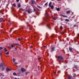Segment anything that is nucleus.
Instances as JSON below:
<instances>
[{"label": "nucleus", "mask_w": 79, "mask_h": 79, "mask_svg": "<svg viewBox=\"0 0 79 79\" xmlns=\"http://www.w3.org/2000/svg\"><path fill=\"white\" fill-rule=\"evenodd\" d=\"M46 21H47V20H46Z\"/></svg>", "instance_id": "nucleus-59"}, {"label": "nucleus", "mask_w": 79, "mask_h": 79, "mask_svg": "<svg viewBox=\"0 0 79 79\" xmlns=\"http://www.w3.org/2000/svg\"><path fill=\"white\" fill-rule=\"evenodd\" d=\"M2 49H3V48H2V47H0V50H2Z\"/></svg>", "instance_id": "nucleus-34"}, {"label": "nucleus", "mask_w": 79, "mask_h": 79, "mask_svg": "<svg viewBox=\"0 0 79 79\" xmlns=\"http://www.w3.org/2000/svg\"><path fill=\"white\" fill-rule=\"evenodd\" d=\"M65 21H66L67 22H68V21H69V19H65Z\"/></svg>", "instance_id": "nucleus-21"}, {"label": "nucleus", "mask_w": 79, "mask_h": 79, "mask_svg": "<svg viewBox=\"0 0 79 79\" xmlns=\"http://www.w3.org/2000/svg\"><path fill=\"white\" fill-rule=\"evenodd\" d=\"M30 47H31V48H32V46H31Z\"/></svg>", "instance_id": "nucleus-53"}, {"label": "nucleus", "mask_w": 79, "mask_h": 79, "mask_svg": "<svg viewBox=\"0 0 79 79\" xmlns=\"http://www.w3.org/2000/svg\"><path fill=\"white\" fill-rule=\"evenodd\" d=\"M13 76H17L16 73L15 72L13 73Z\"/></svg>", "instance_id": "nucleus-17"}, {"label": "nucleus", "mask_w": 79, "mask_h": 79, "mask_svg": "<svg viewBox=\"0 0 79 79\" xmlns=\"http://www.w3.org/2000/svg\"><path fill=\"white\" fill-rule=\"evenodd\" d=\"M54 19H56V17H54Z\"/></svg>", "instance_id": "nucleus-45"}, {"label": "nucleus", "mask_w": 79, "mask_h": 79, "mask_svg": "<svg viewBox=\"0 0 79 79\" xmlns=\"http://www.w3.org/2000/svg\"><path fill=\"white\" fill-rule=\"evenodd\" d=\"M13 5L14 6H15V7H16V4H15V3H14L13 4Z\"/></svg>", "instance_id": "nucleus-26"}, {"label": "nucleus", "mask_w": 79, "mask_h": 79, "mask_svg": "<svg viewBox=\"0 0 79 79\" xmlns=\"http://www.w3.org/2000/svg\"><path fill=\"white\" fill-rule=\"evenodd\" d=\"M60 16H63V17H68V16H66V15H60Z\"/></svg>", "instance_id": "nucleus-13"}, {"label": "nucleus", "mask_w": 79, "mask_h": 79, "mask_svg": "<svg viewBox=\"0 0 79 79\" xmlns=\"http://www.w3.org/2000/svg\"><path fill=\"white\" fill-rule=\"evenodd\" d=\"M19 1V0H16V2H18Z\"/></svg>", "instance_id": "nucleus-43"}, {"label": "nucleus", "mask_w": 79, "mask_h": 79, "mask_svg": "<svg viewBox=\"0 0 79 79\" xmlns=\"http://www.w3.org/2000/svg\"><path fill=\"white\" fill-rule=\"evenodd\" d=\"M15 50H16V51H17V48H15Z\"/></svg>", "instance_id": "nucleus-40"}, {"label": "nucleus", "mask_w": 79, "mask_h": 79, "mask_svg": "<svg viewBox=\"0 0 79 79\" xmlns=\"http://www.w3.org/2000/svg\"><path fill=\"white\" fill-rule=\"evenodd\" d=\"M9 48H10V49H11V47H9Z\"/></svg>", "instance_id": "nucleus-44"}, {"label": "nucleus", "mask_w": 79, "mask_h": 79, "mask_svg": "<svg viewBox=\"0 0 79 79\" xmlns=\"http://www.w3.org/2000/svg\"><path fill=\"white\" fill-rule=\"evenodd\" d=\"M15 64H18V63H16V62H15Z\"/></svg>", "instance_id": "nucleus-46"}, {"label": "nucleus", "mask_w": 79, "mask_h": 79, "mask_svg": "<svg viewBox=\"0 0 79 79\" xmlns=\"http://www.w3.org/2000/svg\"><path fill=\"white\" fill-rule=\"evenodd\" d=\"M55 74H56V72H54Z\"/></svg>", "instance_id": "nucleus-54"}, {"label": "nucleus", "mask_w": 79, "mask_h": 79, "mask_svg": "<svg viewBox=\"0 0 79 79\" xmlns=\"http://www.w3.org/2000/svg\"><path fill=\"white\" fill-rule=\"evenodd\" d=\"M60 29H63V27H60Z\"/></svg>", "instance_id": "nucleus-38"}, {"label": "nucleus", "mask_w": 79, "mask_h": 79, "mask_svg": "<svg viewBox=\"0 0 79 79\" xmlns=\"http://www.w3.org/2000/svg\"><path fill=\"white\" fill-rule=\"evenodd\" d=\"M51 5H52V2H50L49 4V6L50 7L51 6Z\"/></svg>", "instance_id": "nucleus-14"}, {"label": "nucleus", "mask_w": 79, "mask_h": 79, "mask_svg": "<svg viewBox=\"0 0 79 79\" xmlns=\"http://www.w3.org/2000/svg\"><path fill=\"white\" fill-rule=\"evenodd\" d=\"M76 26H77V25H74L73 26L74 27H76Z\"/></svg>", "instance_id": "nucleus-41"}, {"label": "nucleus", "mask_w": 79, "mask_h": 79, "mask_svg": "<svg viewBox=\"0 0 79 79\" xmlns=\"http://www.w3.org/2000/svg\"><path fill=\"white\" fill-rule=\"evenodd\" d=\"M50 7H51V9H53V8H54V7H53V5L52 6H51Z\"/></svg>", "instance_id": "nucleus-20"}, {"label": "nucleus", "mask_w": 79, "mask_h": 79, "mask_svg": "<svg viewBox=\"0 0 79 79\" xmlns=\"http://www.w3.org/2000/svg\"><path fill=\"white\" fill-rule=\"evenodd\" d=\"M10 53V52H7L6 53V55H8Z\"/></svg>", "instance_id": "nucleus-31"}, {"label": "nucleus", "mask_w": 79, "mask_h": 79, "mask_svg": "<svg viewBox=\"0 0 79 79\" xmlns=\"http://www.w3.org/2000/svg\"><path fill=\"white\" fill-rule=\"evenodd\" d=\"M73 77H75L76 76V74L75 73H73Z\"/></svg>", "instance_id": "nucleus-16"}, {"label": "nucleus", "mask_w": 79, "mask_h": 79, "mask_svg": "<svg viewBox=\"0 0 79 79\" xmlns=\"http://www.w3.org/2000/svg\"><path fill=\"white\" fill-rule=\"evenodd\" d=\"M48 16H49V15L48 14H47V16H48Z\"/></svg>", "instance_id": "nucleus-48"}, {"label": "nucleus", "mask_w": 79, "mask_h": 79, "mask_svg": "<svg viewBox=\"0 0 79 79\" xmlns=\"http://www.w3.org/2000/svg\"><path fill=\"white\" fill-rule=\"evenodd\" d=\"M58 59H59L60 60H63V57L61 56H59L58 57Z\"/></svg>", "instance_id": "nucleus-2"}, {"label": "nucleus", "mask_w": 79, "mask_h": 79, "mask_svg": "<svg viewBox=\"0 0 79 79\" xmlns=\"http://www.w3.org/2000/svg\"><path fill=\"white\" fill-rule=\"evenodd\" d=\"M66 13H67V14H69V13H70V11L69 10L67 11L66 12Z\"/></svg>", "instance_id": "nucleus-11"}, {"label": "nucleus", "mask_w": 79, "mask_h": 79, "mask_svg": "<svg viewBox=\"0 0 79 79\" xmlns=\"http://www.w3.org/2000/svg\"><path fill=\"white\" fill-rule=\"evenodd\" d=\"M9 71H11V69L8 68H6V72H8Z\"/></svg>", "instance_id": "nucleus-3"}, {"label": "nucleus", "mask_w": 79, "mask_h": 79, "mask_svg": "<svg viewBox=\"0 0 79 79\" xmlns=\"http://www.w3.org/2000/svg\"><path fill=\"white\" fill-rule=\"evenodd\" d=\"M33 10L34 11H36V10L35 8H34Z\"/></svg>", "instance_id": "nucleus-37"}, {"label": "nucleus", "mask_w": 79, "mask_h": 79, "mask_svg": "<svg viewBox=\"0 0 79 79\" xmlns=\"http://www.w3.org/2000/svg\"><path fill=\"white\" fill-rule=\"evenodd\" d=\"M15 45H19V46H20V45H19V44H15Z\"/></svg>", "instance_id": "nucleus-33"}, {"label": "nucleus", "mask_w": 79, "mask_h": 79, "mask_svg": "<svg viewBox=\"0 0 79 79\" xmlns=\"http://www.w3.org/2000/svg\"><path fill=\"white\" fill-rule=\"evenodd\" d=\"M75 68L76 69H77V66H75Z\"/></svg>", "instance_id": "nucleus-36"}, {"label": "nucleus", "mask_w": 79, "mask_h": 79, "mask_svg": "<svg viewBox=\"0 0 79 79\" xmlns=\"http://www.w3.org/2000/svg\"><path fill=\"white\" fill-rule=\"evenodd\" d=\"M4 50L5 51V52H7V51H8V50L6 49V48H5Z\"/></svg>", "instance_id": "nucleus-19"}, {"label": "nucleus", "mask_w": 79, "mask_h": 79, "mask_svg": "<svg viewBox=\"0 0 79 79\" xmlns=\"http://www.w3.org/2000/svg\"><path fill=\"white\" fill-rule=\"evenodd\" d=\"M28 73H29V72H26L25 73V74L26 76H27V74H28Z\"/></svg>", "instance_id": "nucleus-29"}, {"label": "nucleus", "mask_w": 79, "mask_h": 79, "mask_svg": "<svg viewBox=\"0 0 79 79\" xmlns=\"http://www.w3.org/2000/svg\"><path fill=\"white\" fill-rule=\"evenodd\" d=\"M15 79H17V78H16V77H15Z\"/></svg>", "instance_id": "nucleus-52"}, {"label": "nucleus", "mask_w": 79, "mask_h": 79, "mask_svg": "<svg viewBox=\"0 0 79 79\" xmlns=\"http://www.w3.org/2000/svg\"><path fill=\"white\" fill-rule=\"evenodd\" d=\"M46 34H47V33H46Z\"/></svg>", "instance_id": "nucleus-57"}, {"label": "nucleus", "mask_w": 79, "mask_h": 79, "mask_svg": "<svg viewBox=\"0 0 79 79\" xmlns=\"http://www.w3.org/2000/svg\"><path fill=\"white\" fill-rule=\"evenodd\" d=\"M3 64L2 63H1L0 64V68H1V67H3Z\"/></svg>", "instance_id": "nucleus-9"}, {"label": "nucleus", "mask_w": 79, "mask_h": 79, "mask_svg": "<svg viewBox=\"0 0 79 79\" xmlns=\"http://www.w3.org/2000/svg\"><path fill=\"white\" fill-rule=\"evenodd\" d=\"M0 76H2V77L4 76V75L2 74H0Z\"/></svg>", "instance_id": "nucleus-27"}, {"label": "nucleus", "mask_w": 79, "mask_h": 79, "mask_svg": "<svg viewBox=\"0 0 79 79\" xmlns=\"http://www.w3.org/2000/svg\"><path fill=\"white\" fill-rule=\"evenodd\" d=\"M48 5V2H47L44 5H45V6H46V5Z\"/></svg>", "instance_id": "nucleus-30"}, {"label": "nucleus", "mask_w": 79, "mask_h": 79, "mask_svg": "<svg viewBox=\"0 0 79 79\" xmlns=\"http://www.w3.org/2000/svg\"><path fill=\"white\" fill-rule=\"evenodd\" d=\"M25 11L27 12V13H28V14H31V13H32V10H25Z\"/></svg>", "instance_id": "nucleus-1"}, {"label": "nucleus", "mask_w": 79, "mask_h": 79, "mask_svg": "<svg viewBox=\"0 0 79 79\" xmlns=\"http://www.w3.org/2000/svg\"><path fill=\"white\" fill-rule=\"evenodd\" d=\"M55 47H53L52 48V49H51V50L52 51H54V49H55Z\"/></svg>", "instance_id": "nucleus-12"}, {"label": "nucleus", "mask_w": 79, "mask_h": 79, "mask_svg": "<svg viewBox=\"0 0 79 79\" xmlns=\"http://www.w3.org/2000/svg\"><path fill=\"white\" fill-rule=\"evenodd\" d=\"M38 60H40L41 59V57H40L39 58H37Z\"/></svg>", "instance_id": "nucleus-32"}, {"label": "nucleus", "mask_w": 79, "mask_h": 79, "mask_svg": "<svg viewBox=\"0 0 79 79\" xmlns=\"http://www.w3.org/2000/svg\"><path fill=\"white\" fill-rule=\"evenodd\" d=\"M56 10L57 11H60V8H57L56 9Z\"/></svg>", "instance_id": "nucleus-15"}, {"label": "nucleus", "mask_w": 79, "mask_h": 79, "mask_svg": "<svg viewBox=\"0 0 79 79\" xmlns=\"http://www.w3.org/2000/svg\"><path fill=\"white\" fill-rule=\"evenodd\" d=\"M13 47H14V44H11V47L13 48Z\"/></svg>", "instance_id": "nucleus-28"}, {"label": "nucleus", "mask_w": 79, "mask_h": 79, "mask_svg": "<svg viewBox=\"0 0 79 79\" xmlns=\"http://www.w3.org/2000/svg\"><path fill=\"white\" fill-rule=\"evenodd\" d=\"M72 77V76L71 75H69L68 76V79H71Z\"/></svg>", "instance_id": "nucleus-8"}, {"label": "nucleus", "mask_w": 79, "mask_h": 79, "mask_svg": "<svg viewBox=\"0 0 79 79\" xmlns=\"http://www.w3.org/2000/svg\"><path fill=\"white\" fill-rule=\"evenodd\" d=\"M37 7H38V8H41V7L37 5Z\"/></svg>", "instance_id": "nucleus-25"}, {"label": "nucleus", "mask_w": 79, "mask_h": 79, "mask_svg": "<svg viewBox=\"0 0 79 79\" xmlns=\"http://www.w3.org/2000/svg\"><path fill=\"white\" fill-rule=\"evenodd\" d=\"M18 8H20V7H21V4H20V3H19L18 4Z\"/></svg>", "instance_id": "nucleus-18"}, {"label": "nucleus", "mask_w": 79, "mask_h": 79, "mask_svg": "<svg viewBox=\"0 0 79 79\" xmlns=\"http://www.w3.org/2000/svg\"><path fill=\"white\" fill-rule=\"evenodd\" d=\"M0 55H1V53H0Z\"/></svg>", "instance_id": "nucleus-60"}, {"label": "nucleus", "mask_w": 79, "mask_h": 79, "mask_svg": "<svg viewBox=\"0 0 79 79\" xmlns=\"http://www.w3.org/2000/svg\"><path fill=\"white\" fill-rule=\"evenodd\" d=\"M18 79H19V78H18Z\"/></svg>", "instance_id": "nucleus-58"}, {"label": "nucleus", "mask_w": 79, "mask_h": 79, "mask_svg": "<svg viewBox=\"0 0 79 79\" xmlns=\"http://www.w3.org/2000/svg\"><path fill=\"white\" fill-rule=\"evenodd\" d=\"M69 49L71 52H73V48L69 47Z\"/></svg>", "instance_id": "nucleus-6"}, {"label": "nucleus", "mask_w": 79, "mask_h": 79, "mask_svg": "<svg viewBox=\"0 0 79 79\" xmlns=\"http://www.w3.org/2000/svg\"><path fill=\"white\" fill-rule=\"evenodd\" d=\"M16 61V59H13V62H15Z\"/></svg>", "instance_id": "nucleus-23"}, {"label": "nucleus", "mask_w": 79, "mask_h": 79, "mask_svg": "<svg viewBox=\"0 0 79 79\" xmlns=\"http://www.w3.org/2000/svg\"><path fill=\"white\" fill-rule=\"evenodd\" d=\"M46 46H44V48H46Z\"/></svg>", "instance_id": "nucleus-50"}, {"label": "nucleus", "mask_w": 79, "mask_h": 79, "mask_svg": "<svg viewBox=\"0 0 79 79\" xmlns=\"http://www.w3.org/2000/svg\"><path fill=\"white\" fill-rule=\"evenodd\" d=\"M26 24H28V27H29V28H30V24H29L28 23H27V22L26 23Z\"/></svg>", "instance_id": "nucleus-22"}, {"label": "nucleus", "mask_w": 79, "mask_h": 79, "mask_svg": "<svg viewBox=\"0 0 79 79\" xmlns=\"http://www.w3.org/2000/svg\"><path fill=\"white\" fill-rule=\"evenodd\" d=\"M4 69H5V68L2 67V71H4Z\"/></svg>", "instance_id": "nucleus-24"}, {"label": "nucleus", "mask_w": 79, "mask_h": 79, "mask_svg": "<svg viewBox=\"0 0 79 79\" xmlns=\"http://www.w3.org/2000/svg\"><path fill=\"white\" fill-rule=\"evenodd\" d=\"M4 22V20L3 18H0V23Z\"/></svg>", "instance_id": "nucleus-7"}, {"label": "nucleus", "mask_w": 79, "mask_h": 79, "mask_svg": "<svg viewBox=\"0 0 79 79\" xmlns=\"http://www.w3.org/2000/svg\"><path fill=\"white\" fill-rule=\"evenodd\" d=\"M29 29H30V30H31V28H29Z\"/></svg>", "instance_id": "nucleus-56"}, {"label": "nucleus", "mask_w": 79, "mask_h": 79, "mask_svg": "<svg viewBox=\"0 0 79 79\" xmlns=\"http://www.w3.org/2000/svg\"><path fill=\"white\" fill-rule=\"evenodd\" d=\"M45 24V23H42V25H44V24Z\"/></svg>", "instance_id": "nucleus-39"}, {"label": "nucleus", "mask_w": 79, "mask_h": 79, "mask_svg": "<svg viewBox=\"0 0 79 79\" xmlns=\"http://www.w3.org/2000/svg\"><path fill=\"white\" fill-rule=\"evenodd\" d=\"M18 40L19 41H21V39L19 38H18Z\"/></svg>", "instance_id": "nucleus-35"}, {"label": "nucleus", "mask_w": 79, "mask_h": 79, "mask_svg": "<svg viewBox=\"0 0 79 79\" xmlns=\"http://www.w3.org/2000/svg\"><path fill=\"white\" fill-rule=\"evenodd\" d=\"M26 69H25L24 68H21V71L22 72V73H23V72H25V71H26Z\"/></svg>", "instance_id": "nucleus-4"}, {"label": "nucleus", "mask_w": 79, "mask_h": 79, "mask_svg": "<svg viewBox=\"0 0 79 79\" xmlns=\"http://www.w3.org/2000/svg\"><path fill=\"white\" fill-rule=\"evenodd\" d=\"M47 27L48 28V29H51V28H50V26H49V25H48V24H47Z\"/></svg>", "instance_id": "nucleus-10"}, {"label": "nucleus", "mask_w": 79, "mask_h": 79, "mask_svg": "<svg viewBox=\"0 0 79 79\" xmlns=\"http://www.w3.org/2000/svg\"><path fill=\"white\" fill-rule=\"evenodd\" d=\"M52 5H55V3H52Z\"/></svg>", "instance_id": "nucleus-49"}, {"label": "nucleus", "mask_w": 79, "mask_h": 79, "mask_svg": "<svg viewBox=\"0 0 79 79\" xmlns=\"http://www.w3.org/2000/svg\"><path fill=\"white\" fill-rule=\"evenodd\" d=\"M11 31H12V29H11L10 30V32Z\"/></svg>", "instance_id": "nucleus-51"}, {"label": "nucleus", "mask_w": 79, "mask_h": 79, "mask_svg": "<svg viewBox=\"0 0 79 79\" xmlns=\"http://www.w3.org/2000/svg\"><path fill=\"white\" fill-rule=\"evenodd\" d=\"M77 36H78V37H79V34H77Z\"/></svg>", "instance_id": "nucleus-42"}, {"label": "nucleus", "mask_w": 79, "mask_h": 79, "mask_svg": "<svg viewBox=\"0 0 79 79\" xmlns=\"http://www.w3.org/2000/svg\"><path fill=\"white\" fill-rule=\"evenodd\" d=\"M38 68H39V66H38Z\"/></svg>", "instance_id": "nucleus-55"}, {"label": "nucleus", "mask_w": 79, "mask_h": 79, "mask_svg": "<svg viewBox=\"0 0 79 79\" xmlns=\"http://www.w3.org/2000/svg\"><path fill=\"white\" fill-rule=\"evenodd\" d=\"M31 2L32 4L33 5H34V4H36L37 3L35 2L33 0L31 1Z\"/></svg>", "instance_id": "nucleus-5"}, {"label": "nucleus", "mask_w": 79, "mask_h": 79, "mask_svg": "<svg viewBox=\"0 0 79 79\" xmlns=\"http://www.w3.org/2000/svg\"><path fill=\"white\" fill-rule=\"evenodd\" d=\"M61 0H57V1H61Z\"/></svg>", "instance_id": "nucleus-47"}]
</instances>
